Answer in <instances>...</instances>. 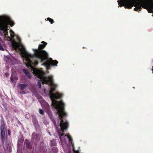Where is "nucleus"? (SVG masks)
Listing matches in <instances>:
<instances>
[{"mask_svg": "<svg viewBox=\"0 0 153 153\" xmlns=\"http://www.w3.org/2000/svg\"><path fill=\"white\" fill-rule=\"evenodd\" d=\"M42 44L39 45L37 49H33L34 51L33 55L28 53L25 50L23 47L20 49L21 53L25 56L27 66L32 68V65H37L38 63L37 62H33L31 60L30 58L35 57L37 59L39 60L40 62H44L42 64L45 66L47 70L50 69L51 66H57L58 62L56 60H53L52 58L49 57L48 53L43 49H44L47 43L44 41H42Z\"/></svg>", "mask_w": 153, "mask_h": 153, "instance_id": "f257e3e1", "label": "nucleus"}, {"mask_svg": "<svg viewBox=\"0 0 153 153\" xmlns=\"http://www.w3.org/2000/svg\"><path fill=\"white\" fill-rule=\"evenodd\" d=\"M117 2L119 6H124L125 8L131 9L134 6V10L139 11L143 7L149 13H153V0H118Z\"/></svg>", "mask_w": 153, "mask_h": 153, "instance_id": "f03ea898", "label": "nucleus"}, {"mask_svg": "<svg viewBox=\"0 0 153 153\" xmlns=\"http://www.w3.org/2000/svg\"><path fill=\"white\" fill-rule=\"evenodd\" d=\"M56 90V87L54 84H52L50 90L49 94L50 98L52 100V105L58 110V112L59 113V115L60 119H62L61 122V127H63V126L65 125V123H62L63 121L62 119V117L63 116H65L66 114L65 111V104L61 100L58 101L56 100L55 99H57L61 98L62 94L59 93V92H56L55 94H54L53 92H54Z\"/></svg>", "mask_w": 153, "mask_h": 153, "instance_id": "7ed1b4c3", "label": "nucleus"}, {"mask_svg": "<svg viewBox=\"0 0 153 153\" xmlns=\"http://www.w3.org/2000/svg\"><path fill=\"white\" fill-rule=\"evenodd\" d=\"M54 107V106H53ZM57 110V114H58L59 117V118L60 120H61V121L59 124V125L57 126L56 124V122L55 121V120L54 119L53 117V116L52 113L50 111H48L47 112V113L50 118V119L51 120L52 122L53 123L55 128L56 129V131L59 134V138L61 141H62V137L64 135V134L62 133V134H61V132H63L65 131H66L67 130L68 126H69V123L67 121V120L64 119V117H66L67 115V114H66V115L65 116H63L62 117V119L63 120L62 123H65L66 124L64 125L63 126V127H62L61 124V122L62 121V119H60V117L59 115V113L58 112V110L56 109ZM67 114L66 113H65Z\"/></svg>", "mask_w": 153, "mask_h": 153, "instance_id": "20e7f679", "label": "nucleus"}, {"mask_svg": "<svg viewBox=\"0 0 153 153\" xmlns=\"http://www.w3.org/2000/svg\"><path fill=\"white\" fill-rule=\"evenodd\" d=\"M14 22L8 17H5L0 18V30L3 31L5 36L8 35V28L10 26L12 27L14 25Z\"/></svg>", "mask_w": 153, "mask_h": 153, "instance_id": "39448f33", "label": "nucleus"}, {"mask_svg": "<svg viewBox=\"0 0 153 153\" xmlns=\"http://www.w3.org/2000/svg\"><path fill=\"white\" fill-rule=\"evenodd\" d=\"M33 74L37 76L41 80L43 84H48L52 82V77L50 76L48 78L44 76V71L42 70L33 68Z\"/></svg>", "mask_w": 153, "mask_h": 153, "instance_id": "423d86ee", "label": "nucleus"}, {"mask_svg": "<svg viewBox=\"0 0 153 153\" xmlns=\"http://www.w3.org/2000/svg\"><path fill=\"white\" fill-rule=\"evenodd\" d=\"M1 138L2 140H4L5 137V127L4 126L1 125Z\"/></svg>", "mask_w": 153, "mask_h": 153, "instance_id": "0eeeda50", "label": "nucleus"}, {"mask_svg": "<svg viewBox=\"0 0 153 153\" xmlns=\"http://www.w3.org/2000/svg\"><path fill=\"white\" fill-rule=\"evenodd\" d=\"M28 85L27 84H19L18 85V86L19 88L22 91Z\"/></svg>", "mask_w": 153, "mask_h": 153, "instance_id": "6e6552de", "label": "nucleus"}, {"mask_svg": "<svg viewBox=\"0 0 153 153\" xmlns=\"http://www.w3.org/2000/svg\"><path fill=\"white\" fill-rule=\"evenodd\" d=\"M32 138L34 140H36L37 141H39V137L37 134L35 132L32 133Z\"/></svg>", "mask_w": 153, "mask_h": 153, "instance_id": "1a4fd4ad", "label": "nucleus"}, {"mask_svg": "<svg viewBox=\"0 0 153 153\" xmlns=\"http://www.w3.org/2000/svg\"><path fill=\"white\" fill-rule=\"evenodd\" d=\"M25 144L27 148L30 149L31 148L32 146L30 142L29 141L27 140H25Z\"/></svg>", "mask_w": 153, "mask_h": 153, "instance_id": "9d476101", "label": "nucleus"}, {"mask_svg": "<svg viewBox=\"0 0 153 153\" xmlns=\"http://www.w3.org/2000/svg\"><path fill=\"white\" fill-rule=\"evenodd\" d=\"M64 136L65 137H67L70 141H72V138L69 134H67L66 135H65Z\"/></svg>", "mask_w": 153, "mask_h": 153, "instance_id": "9b49d317", "label": "nucleus"}, {"mask_svg": "<svg viewBox=\"0 0 153 153\" xmlns=\"http://www.w3.org/2000/svg\"><path fill=\"white\" fill-rule=\"evenodd\" d=\"M51 146H55L56 145V142L55 140H53L51 141Z\"/></svg>", "mask_w": 153, "mask_h": 153, "instance_id": "f8f14e48", "label": "nucleus"}, {"mask_svg": "<svg viewBox=\"0 0 153 153\" xmlns=\"http://www.w3.org/2000/svg\"><path fill=\"white\" fill-rule=\"evenodd\" d=\"M47 20H48L50 22H51V24H53L54 22L53 19L50 18H47Z\"/></svg>", "mask_w": 153, "mask_h": 153, "instance_id": "ddd939ff", "label": "nucleus"}, {"mask_svg": "<svg viewBox=\"0 0 153 153\" xmlns=\"http://www.w3.org/2000/svg\"><path fill=\"white\" fill-rule=\"evenodd\" d=\"M72 146L73 147V151L74 152V153H80L78 150L76 151L75 150L74 144H72Z\"/></svg>", "mask_w": 153, "mask_h": 153, "instance_id": "4468645a", "label": "nucleus"}, {"mask_svg": "<svg viewBox=\"0 0 153 153\" xmlns=\"http://www.w3.org/2000/svg\"><path fill=\"white\" fill-rule=\"evenodd\" d=\"M39 112L40 114L42 115H43L44 113V111L41 109H39Z\"/></svg>", "mask_w": 153, "mask_h": 153, "instance_id": "2eb2a0df", "label": "nucleus"}, {"mask_svg": "<svg viewBox=\"0 0 153 153\" xmlns=\"http://www.w3.org/2000/svg\"><path fill=\"white\" fill-rule=\"evenodd\" d=\"M38 85L39 87V88H41V81L39 80V81L38 83Z\"/></svg>", "mask_w": 153, "mask_h": 153, "instance_id": "dca6fc26", "label": "nucleus"}, {"mask_svg": "<svg viewBox=\"0 0 153 153\" xmlns=\"http://www.w3.org/2000/svg\"><path fill=\"white\" fill-rule=\"evenodd\" d=\"M26 75L28 78H30L31 77V76L30 73H28V74H27Z\"/></svg>", "mask_w": 153, "mask_h": 153, "instance_id": "f3484780", "label": "nucleus"}, {"mask_svg": "<svg viewBox=\"0 0 153 153\" xmlns=\"http://www.w3.org/2000/svg\"><path fill=\"white\" fill-rule=\"evenodd\" d=\"M10 80H11V82H14V80L13 79V77L12 75H11L10 78Z\"/></svg>", "mask_w": 153, "mask_h": 153, "instance_id": "a211bd4d", "label": "nucleus"}, {"mask_svg": "<svg viewBox=\"0 0 153 153\" xmlns=\"http://www.w3.org/2000/svg\"><path fill=\"white\" fill-rule=\"evenodd\" d=\"M22 71H23V72L25 74H26L27 73V72L28 71H27L25 69H22Z\"/></svg>", "mask_w": 153, "mask_h": 153, "instance_id": "6ab92c4d", "label": "nucleus"}, {"mask_svg": "<svg viewBox=\"0 0 153 153\" xmlns=\"http://www.w3.org/2000/svg\"><path fill=\"white\" fill-rule=\"evenodd\" d=\"M8 134L9 136L10 135V132L9 130L8 131Z\"/></svg>", "mask_w": 153, "mask_h": 153, "instance_id": "aec40b11", "label": "nucleus"}, {"mask_svg": "<svg viewBox=\"0 0 153 153\" xmlns=\"http://www.w3.org/2000/svg\"><path fill=\"white\" fill-rule=\"evenodd\" d=\"M56 148L55 147H53V148H52V149H56Z\"/></svg>", "mask_w": 153, "mask_h": 153, "instance_id": "412c9836", "label": "nucleus"}, {"mask_svg": "<svg viewBox=\"0 0 153 153\" xmlns=\"http://www.w3.org/2000/svg\"><path fill=\"white\" fill-rule=\"evenodd\" d=\"M28 73H29V72L28 71L27 72V73L26 74H25L26 75H27V74H28Z\"/></svg>", "mask_w": 153, "mask_h": 153, "instance_id": "4be33fe9", "label": "nucleus"}, {"mask_svg": "<svg viewBox=\"0 0 153 153\" xmlns=\"http://www.w3.org/2000/svg\"><path fill=\"white\" fill-rule=\"evenodd\" d=\"M152 73H153V67H152Z\"/></svg>", "mask_w": 153, "mask_h": 153, "instance_id": "5701e85b", "label": "nucleus"}, {"mask_svg": "<svg viewBox=\"0 0 153 153\" xmlns=\"http://www.w3.org/2000/svg\"><path fill=\"white\" fill-rule=\"evenodd\" d=\"M152 62H153V59L152 60Z\"/></svg>", "mask_w": 153, "mask_h": 153, "instance_id": "b1692460", "label": "nucleus"}]
</instances>
